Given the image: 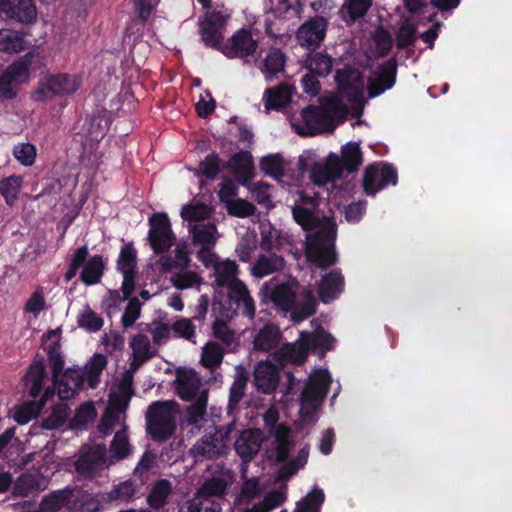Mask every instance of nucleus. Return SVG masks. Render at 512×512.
I'll list each match as a JSON object with an SVG mask.
<instances>
[{"mask_svg": "<svg viewBox=\"0 0 512 512\" xmlns=\"http://www.w3.org/2000/svg\"><path fill=\"white\" fill-rule=\"evenodd\" d=\"M130 346L133 351V356H136V359H140V364H143L152 357L150 353V340L146 335H135L130 342Z\"/></svg>", "mask_w": 512, "mask_h": 512, "instance_id": "6e6d98bb", "label": "nucleus"}, {"mask_svg": "<svg viewBox=\"0 0 512 512\" xmlns=\"http://www.w3.org/2000/svg\"><path fill=\"white\" fill-rule=\"evenodd\" d=\"M68 416V407L65 404L56 405L51 414L42 419L41 426L46 430L58 429L65 424Z\"/></svg>", "mask_w": 512, "mask_h": 512, "instance_id": "8fccbe9b", "label": "nucleus"}, {"mask_svg": "<svg viewBox=\"0 0 512 512\" xmlns=\"http://www.w3.org/2000/svg\"><path fill=\"white\" fill-rule=\"evenodd\" d=\"M22 183L23 178L18 175H11L0 180V194L8 206L12 207L15 204Z\"/></svg>", "mask_w": 512, "mask_h": 512, "instance_id": "79ce46f5", "label": "nucleus"}, {"mask_svg": "<svg viewBox=\"0 0 512 512\" xmlns=\"http://www.w3.org/2000/svg\"><path fill=\"white\" fill-rule=\"evenodd\" d=\"M263 292L269 296L275 306L285 312H290L295 304L296 293L287 283L274 285L265 283L262 288Z\"/></svg>", "mask_w": 512, "mask_h": 512, "instance_id": "393cba45", "label": "nucleus"}, {"mask_svg": "<svg viewBox=\"0 0 512 512\" xmlns=\"http://www.w3.org/2000/svg\"><path fill=\"white\" fill-rule=\"evenodd\" d=\"M227 291V301L224 307L226 317L233 318L242 315L248 319H253L256 311L255 302L245 283L235 281Z\"/></svg>", "mask_w": 512, "mask_h": 512, "instance_id": "9d476101", "label": "nucleus"}, {"mask_svg": "<svg viewBox=\"0 0 512 512\" xmlns=\"http://www.w3.org/2000/svg\"><path fill=\"white\" fill-rule=\"evenodd\" d=\"M207 401L208 391L203 390L197 399L187 406L185 417L186 422L189 425H196L204 418V415L206 414Z\"/></svg>", "mask_w": 512, "mask_h": 512, "instance_id": "37998d69", "label": "nucleus"}, {"mask_svg": "<svg viewBox=\"0 0 512 512\" xmlns=\"http://www.w3.org/2000/svg\"><path fill=\"white\" fill-rule=\"evenodd\" d=\"M100 131L101 130H87L86 134L77 133V136H80L82 147L79 156L80 166L92 175L97 172L102 163L103 153L98 151V148L104 134H100Z\"/></svg>", "mask_w": 512, "mask_h": 512, "instance_id": "ddd939ff", "label": "nucleus"}, {"mask_svg": "<svg viewBox=\"0 0 512 512\" xmlns=\"http://www.w3.org/2000/svg\"><path fill=\"white\" fill-rule=\"evenodd\" d=\"M222 507L219 500L216 499H194L189 503L187 512H221Z\"/></svg>", "mask_w": 512, "mask_h": 512, "instance_id": "338daca9", "label": "nucleus"}, {"mask_svg": "<svg viewBox=\"0 0 512 512\" xmlns=\"http://www.w3.org/2000/svg\"><path fill=\"white\" fill-rule=\"evenodd\" d=\"M225 207L229 215L238 218L253 216L257 210L253 203L242 198L233 199L232 201L227 202V206Z\"/></svg>", "mask_w": 512, "mask_h": 512, "instance_id": "4d7b16f0", "label": "nucleus"}, {"mask_svg": "<svg viewBox=\"0 0 512 512\" xmlns=\"http://www.w3.org/2000/svg\"><path fill=\"white\" fill-rule=\"evenodd\" d=\"M0 14L10 21L31 24L36 20L37 10L33 0H0Z\"/></svg>", "mask_w": 512, "mask_h": 512, "instance_id": "dca6fc26", "label": "nucleus"}, {"mask_svg": "<svg viewBox=\"0 0 512 512\" xmlns=\"http://www.w3.org/2000/svg\"><path fill=\"white\" fill-rule=\"evenodd\" d=\"M334 79L338 90L347 96L351 103L350 119H356L352 125L362 124L360 117L364 110L365 100L359 73L352 67H346L336 70Z\"/></svg>", "mask_w": 512, "mask_h": 512, "instance_id": "20e7f679", "label": "nucleus"}, {"mask_svg": "<svg viewBox=\"0 0 512 512\" xmlns=\"http://www.w3.org/2000/svg\"><path fill=\"white\" fill-rule=\"evenodd\" d=\"M74 489L65 487L63 489L52 491L43 496L40 501L39 509L41 512H58L71 502Z\"/></svg>", "mask_w": 512, "mask_h": 512, "instance_id": "c85d7f7f", "label": "nucleus"}, {"mask_svg": "<svg viewBox=\"0 0 512 512\" xmlns=\"http://www.w3.org/2000/svg\"><path fill=\"white\" fill-rule=\"evenodd\" d=\"M294 221L306 232L307 260L317 268L326 269L338 261L335 248L337 224L333 217L322 218L311 209L292 206Z\"/></svg>", "mask_w": 512, "mask_h": 512, "instance_id": "f257e3e1", "label": "nucleus"}, {"mask_svg": "<svg viewBox=\"0 0 512 512\" xmlns=\"http://www.w3.org/2000/svg\"><path fill=\"white\" fill-rule=\"evenodd\" d=\"M285 265L284 258L275 253L259 255L251 268V273L256 278H263L274 272L280 271Z\"/></svg>", "mask_w": 512, "mask_h": 512, "instance_id": "c756f323", "label": "nucleus"}, {"mask_svg": "<svg viewBox=\"0 0 512 512\" xmlns=\"http://www.w3.org/2000/svg\"><path fill=\"white\" fill-rule=\"evenodd\" d=\"M41 410V405H38L33 399L17 407L14 413V420L20 425L27 424L32 419L36 418Z\"/></svg>", "mask_w": 512, "mask_h": 512, "instance_id": "13d9d810", "label": "nucleus"}, {"mask_svg": "<svg viewBox=\"0 0 512 512\" xmlns=\"http://www.w3.org/2000/svg\"><path fill=\"white\" fill-rule=\"evenodd\" d=\"M416 27L414 24L404 22L396 33V47L400 50L412 46L415 42Z\"/></svg>", "mask_w": 512, "mask_h": 512, "instance_id": "69168bd1", "label": "nucleus"}, {"mask_svg": "<svg viewBox=\"0 0 512 512\" xmlns=\"http://www.w3.org/2000/svg\"><path fill=\"white\" fill-rule=\"evenodd\" d=\"M258 47L259 41L253 37L251 29L242 27L224 42L220 52L228 59L246 60L256 54Z\"/></svg>", "mask_w": 512, "mask_h": 512, "instance_id": "1a4fd4ad", "label": "nucleus"}, {"mask_svg": "<svg viewBox=\"0 0 512 512\" xmlns=\"http://www.w3.org/2000/svg\"><path fill=\"white\" fill-rule=\"evenodd\" d=\"M398 183V172L393 164L378 162L368 165L364 170L362 186L366 195L374 196L389 185Z\"/></svg>", "mask_w": 512, "mask_h": 512, "instance_id": "0eeeda50", "label": "nucleus"}, {"mask_svg": "<svg viewBox=\"0 0 512 512\" xmlns=\"http://www.w3.org/2000/svg\"><path fill=\"white\" fill-rule=\"evenodd\" d=\"M228 15L222 11H208L199 18V33L204 45L208 48L221 51L224 40V30L227 25Z\"/></svg>", "mask_w": 512, "mask_h": 512, "instance_id": "6e6552de", "label": "nucleus"}, {"mask_svg": "<svg viewBox=\"0 0 512 512\" xmlns=\"http://www.w3.org/2000/svg\"><path fill=\"white\" fill-rule=\"evenodd\" d=\"M239 267L233 260L219 261L214 268L215 282L219 287L229 289L235 281H241L237 278Z\"/></svg>", "mask_w": 512, "mask_h": 512, "instance_id": "f704fd0d", "label": "nucleus"}, {"mask_svg": "<svg viewBox=\"0 0 512 512\" xmlns=\"http://www.w3.org/2000/svg\"><path fill=\"white\" fill-rule=\"evenodd\" d=\"M200 386L197 380L192 379L191 377L184 376L178 377L176 381V392L177 395L184 401H193L196 400L199 394Z\"/></svg>", "mask_w": 512, "mask_h": 512, "instance_id": "09e8293b", "label": "nucleus"}, {"mask_svg": "<svg viewBox=\"0 0 512 512\" xmlns=\"http://www.w3.org/2000/svg\"><path fill=\"white\" fill-rule=\"evenodd\" d=\"M81 86V78L69 73L47 74L32 93L36 102H44L56 96L73 95Z\"/></svg>", "mask_w": 512, "mask_h": 512, "instance_id": "39448f33", "label": "nucleus"}, {"mask_svg": "<svg viewBox=\"0 0 512 512\" xmlns=\"http://www.w3.org/2000/svg\"><path fill=\"white\" fill-rule=\"evenodd\" d=\"M259 430L247 429L242 431L234 443V449L243 462L252 461L258 454L262 439Z\"/></svg>", "mask_w": 512, "mask_h": 512, "instance_id": "412c9836", "label": "nucleus"}, {"mask_svg": "<svg viewBox=\"0 0 512 512\" xmlns=\"http://www.w3.org/2000/svg\"><path fill=\"white\" fill-rule=\"evenodd\" d=\"M342 178L339 170L331 163V156L328 155L325 163H315L310 171V179L317 186H324Z\"/></svg>", "mask_w": 512, "mask_h": 512, "instance_id": "2f4dec72", "label": "nucleus"}, {"mask_svg": "<svg viewBox=\"0 0 512 512\" xmlns=\"http://www.w3.org/2000/svg\"><path fill=\"white\" fill-rule=\"evenodd\" d=\"M171 494V482L167 479H158L151 485L146 502L150 509L159 510L168 503Z\"/></svg>", "mask_w": 512, "mask_h": 512, "instance_id": "7c9ffc66", "label": "nucleus"}, {"mask_svg": "<svg viewBox=\"0 0 512 512\" xmlns=\"http://www.w3.org/2000/svg\"><path fill=\"white\" fill-rule=\"evenodd\" d=\"M328 22L323 16H315L303 23L297 33L296 38L301 46L319 47L325 39Z\"/></svg>", "mask_w": 512, "mask_h": 512, "instance_id": "f3484780", "label": "nucleus"}, {"mask_svg": "<svg viewBox=\"0 0 512 512\" xmlns=\"http://www.w3.org/2000/svg\"><path fill=\"white\" fill-rule=\"evenodd\" d=\"M148 240L155 254L167 252L174 243L175 235L166 213H155L149 219Z\"/></svg>", "mask_w": 512, "mask_h": 512, "instance_id": "f8f14e48", "label": "nucleus"}, {"mask_svg": "<svg viewBox=\"0 0 512 512\" xmlns=\"http://www.w3.org/2000/svg\"><path fill=\"white\" fill-rule=\"evenodd\" d=\"M38 481L31 474H22L19 476L13 486V494L15 496L26 497L33 491L37 490Z\"/></svg>", "mask_w": 512, "mask_h": 512, "instance_id": "0e129e2a", "label": "nucleus"}, {"mask_svg": "<svg viewBox=\"0 0 512 512\" xmlns=\"http://www.w3.org/2000/svg\"><path fill=\"white\" fill-rule=\"evenodd\" d=\"M48 364L52 373V380L57 382L58 377L64 369V356L61 351V344L59 340L50 343L47 347Z\"/></svg>", "mask_w": 512, "mask_h": 512, "instance_id": "c03bdc74", "label": "nucleus"}, {"mask_svg": "<svg viewBox=\"0 0 512 512\" xmlns=\"http://www.w3.org/2000/svg\"><path fill=\"white\" fill-rule=\"evenodd\" d=\"M178 404L175 401H155L146 411V433L157 443L168 441L175 433Z\"/></svg>", "mask_w": 512, "mask_h": 512, "instance_id": "7ed1b4c3", "label": "nucleus"}, {"mask_svg": "<svg viewBox=\"0 0 512 512\" xmlns=\"http://www.w3.org/2000/svg\"><path fill=\"white\" fill-rule=\"evenodd\" d=\"M137 492V487L132 480H126L115 485L113 489L108 492V499L110 501L130 502Z\"/></svg>", "mask_w": 512, "mask_h": 512, "instance_id": "603ef678", "label": "nucleus"}, {"mask_svg": "<svg viewBox=\"0 0 512 512\" xmlns=\"http://www.w3.org/2000/svg\"><path fill=\"white\" fill-rule=\"evenodd\" d=\"M247 380L248 379L244 374L239 373L233 381L229 391V400L227 406L229 412L235 410L242 400L245 393Z\"/></svg>", "mask_w": 512, "mask_h": 512, "instance_id": "864d4df0", "label": "nucleus"}, {"mask_svg": "<svg viewBox=\"0 0 512 512\" xmlns=\"http://www.w3.org/2000/svg\"><path fill=\"white\" fill-rule=\"evenodd\" d=\"M26 49L24 36L13 30H0V51L8 54Z\"/></svg>", "mask_w": 512, "mask_h": 512, "instance_id": "ea45409f", "label": "nucleus"}, {"mask_svg": "<svg viewBox=\"0 0 512 512\" xmlns=\"http://www.w3.org/2000/svg\"><path fill=\"white\" fill-rule=\"evenodd\" d=\"M398 62L396 56L380 64L373 76L368 78L367 92L369 98L380 96L390 90L396 83Z\"/></svg>", "mask_w": 512, "mask_h": 512, "instance_id": "4468645a", "label": "nucleus"}, {"mask_svg": "<svg viewBox=\"0 0 512 512\" xmlns=\"http://www.w3.org/2000/svg\"><path fill=\"white\" fill-rule=\"evenodd\" d=\"M325 495L322 489L314 488L296 504L295 512H320Z\"/></svg>", "mask_w": 512, "mask_h": 512, "instance_id": "a18cd8bd", "label": "nucleus"}, {"mask_svg": "<svg viewBox=\"0 0 512 512\" xmlns=\"http://www.w3.org/2000/svg\"><path fill=\"white\" fill-rule=\"evenodd\" d=\"M333 62V58L327 53L313 50L305 59V67L317 76L326 77L332 71Z\"/></svg>", "mask_w": 512, "mask_h": 512, "instance_id": "72a5a7b5", "label": "nucleus"}, {"mask_svg": "<svg viewBox=\"0 0 512 512\" xmlns=\"http://www.w3.org/2000/svg\"><path fill=\"white\" fill-rule=\"evenodd\" d=\"M331 163L336 166L341 176L349 175L358 171L362 165L363 158L359 144L348 143L342 147L341 157L335 153H330Z\"/></svg>", "mask_w": 512, "mask_h": 512, "instance_id": "a211bd4d", "label": "nucleus"}, {"mask_svg": "<svg viewBox=\"0 0 512 512\" xmlns=\"http://www.w3.org/2000/svg\"><path fill=\"white\" fill-rule=\"evenodd\" d=\"M47 378L45 360L43 356L37 355L29 365L26 374L23 377L24 385L29 397L34 399L41 408L46 402L54 397L57 389V382L52 380V385L43 390V382Z\"/></svg>", "mask_w": 512, "mask_h": 512, "instance_id": "423d86ee", "label": "nucleus"}, {"mask_svg": "<svg viewBox=\"0 0 512 512\" xmlns=\"http://www.w3.org/2000/svg\"><path fill=\"white\" fill-rule=\"evenodd\" d=\"M195 457L213 459L225 453L222 447L214 441L211 433L205 434L192 448Z\"/></svg>", "mask_w": 512, "mask_h": 512, "instance_id": "58836bf2", "label": "nucleus"}, {"mask_svg": "<svg viewBox=\"0 0 512 512\" xmlns=\"http://www.w3.org/2000/svg\"><path fill=\"white\" fill-rule=\"evenodd\" d=\"M227 166L235 176L236 180L246 186L250 183L254 176L253 158L249 151H239L233 154Z\"/></svg>", "mask_w": 512, "mask_h": 512, "instance_id": "b1692460", "label": "nucleus"}, {"mask_svg": "<svg viewBox=\"0 0 512 512\" xmlns=\"http://www.w3.org/2000/svg\"><path fill=\"white\" fill-rule=\"evenodd\" d=\"M181 217L189 222H201L210 217V208L203 203L185 205L181 210Z\"/></svg>", "mask_w": 512, "mask_h": 512, "instance_id": "bf43d9fd", "label": "nucleus"}, {"mask_svg": "<svg viewBox=\"0 0 512 512\" xmlns=\"http://www.w3.org/2000/svg\"><path fill=\"white\" fill-rule=\"evenodd\" d=\"M280 381L278 367L270 361H260L254 369V385L264 394L273 393Z\"/></svg>", "mask_w": 512, "mask_h": 512, "instance_id": "6ab92c4d", "label": "nucleus"}, {"mask_svg": "<svg viewBox=\"0 0 512 512\" xmlns=\"http://www.w3.org/2000/svg\"><path fill=\"white\" fill-rule=\"evenodd\" d=\"M260 169L266 175L275 179H280L284 176V161L280 154L268 155L263 157L260 161Z\"/></svg>", "mask_w": 512, "mask_h": 512, "instance_id": "3c124183", "label": "nucleus"}, {"mask_svg": "<svg viewBox=\"0 0 512 512\" xmlns=\"http://www.w3.org/2000/svg\"><path fill=\"white\" fill-rule=\"evenodd\" d=\"M228 486L229 481L226 478L222 476L211 477L201 484L195 497L198 499H214V497L222 499L227 494Z\"/></svg>", "mask_w": 512, "mask_h": 512, "instance_id": "473e14b6", "label": "nucleus"}, {"mask_svg": "<svg viewBox=\"0 0 512 512\" xmlns=\"http://www.w3.org/2000/svg\"><path fill=\"white\" fill-rule=\"evenodd\" d=\"M221 159L215 152L207 155L199 164V175L205 176L207 179L213 180L220 173Z\"/></svg>", "mask_w": 512, "mask_h": 512, "instance_id": "e2e57ef3", "label": "nucleus"}, {"mask_svg": "<svg viewBox=\"0 0 512 512\" xmlns=\"http://www.w3.org/2000/svg\"><path fill=\"white\" fill-rule=\"evenodd\" d=\"M137 252L132 243L125 244L119 253L117 269L122 274L136 273Z\"/></svg>", "mask_w": 512, "mask_h": 512, "instance_id": "49530a36", "label": "nucleus"}, {"mask_svg": "<svg viewBox=\"0 0 512 512\" xmlns=\"http://www.w3.org/2000/svg\"><path fill=\"white\" fill-rule=\"evenodd\" d=\"M320 105H308L301 110L305 126L292 124L291 128H337L350 118V109L338 96H322Z\"/></svg>", "mask_w": 512, "mask_h": 512, "instance_id": "f03ea898", "label": "nucleus"}, {"mask_svg": "<svg viewBox=\"0 0 512 512\" xmlns=\"http://www.w3.org/2000/svg\"><path fill=\"white\" fill-rule=\"evenodd\" d=\"M373 40L376 45L377 56H387L391 51L393 45V40L390 32L383 27H378L373 34Z\"/></svg>", "mask_w": 512, "mask_h": 512, "instance_id": "680f3d73", "label": "nucleus"}, {"mask_svg": "<svg viewBox=\"0 0 512 512\" xmlns=\"http://www.w3.org/2000/svg\"><path fill=\"white\" fill-rule=\"evenodd\" d=\"M304 345L309 353L324 357L327 351L333 348L335 339L322 326H318L313 332H301Z\"/></svg>", "mask_w": 512, "mask_h": 512, "instance_id": "5701e85b", "label": "nucleus"}, {"mask_svg": "<svg viewBox=\"0 0 512 512\" xmlns=\"http://www.w3.org/2000/svg\"><path fill=\"white\" fill-rule=\"evenodd\" d=\"M106 365V356L101 353H95L84 368H81L90 388L94 389L98 386L100 382V375Z\"/></svg>", "mask_w": 512, "mask_h": 512, "instance_id": "e433bc0d", "label": "nucleus"}, {"mask_svg": "<svg viewBox=\"0 0 512 512\" xmlns=\"http://www.w3.org/2000/svg\"><path fill=\"white\" fill-rule=\"evenodd\" d=\"M344 285V277L338 268L323 275L318 288L320 300L325 304L333 302L343 292Z\"/></svg>", "mask_w": 512, "mask_h": 512, "instance_id": "4be33fe9", "label": "nucleus"}, {"mask_svg": "<svg viewBox=\"0 0 512 512\" xmlns=\"http://www.w3.org/2000/svg\"><path fill=\"white\" fill-rule=\"evenodd\" d=\"M287 499L286 486L266 493L263 500L254 505L257 512H269L283 504Z\"/></svg>", "mask_w": 512, "mask_h": 512, "instance_id": "de8ad7c7", "label": "nucleus"}, {"mask_svg": "<svg viewBox=\"0 0 512 512\" xmlns=\"http://www.w3.org/2000/svg\"><path fill=\"white\" fill-rule=\"evenodd\" d=\"M193 243L202 247H213L216 243L217 228L214 223L196 224L192 227Z\"/></svg>", "mask_w": 512, "mask_h": 512, "instance_id": "a19ab883", "label": "nucleus"}, {"mask_svg": "<svg viewBox=\"0 0 512 512\" xmlns=\"http://www.w3.org/2000/svg\"><path fill=\"white\" fill-rule=\"evenodd\" d=\"M331 376L325 369H319L309 376L300 394V403L321 404L330 389Z\"/></svg>", "mask_w": 512, "mask_h": 512, "instance_id": "2eb2a0df", "label": "nucleus"}, {"mask_svg": "<svg viewBox=\"0 0 512 512\" xmlns=\"http://www.w3.org/2000/svg\"><path fill=\"white\" fill-rule=\"evenodd\" d=\"M318 301L312 290L303 289L299 297L295 298V304L290 310L292 319L295 322L303 321L316 313Z\"/></svg>", "mask_w": 512, "mask_h": 512, "instance_id": "a878e982", "label": "nucleus"}, {"mask_svg": "<svg viewBox=\"0 0 512 512\" xmlns=\"http://www.w3.org/2000/svg\"><path fill=\"white\" fill-rule=\"evenodd\" d=\"M223 356L224 352L219 344L209 343L203 349L201 363L206 368L214 369L222 363Z\"/></svg>", "mask_w": 512, "mask_h": 512, "instance_id": "5fc2aeb1", "label": "nucleus"}, {"mask_svg": "<svg viewBox=\"0 0 512 512\" xmlns=\"http://www.w3.org/2000/svg\"><path fill=\"white\" fill-rule=\"evenodd\" d=\"M105 263L101 255H93L83 266L80 280L87 286L98 284L104 274Z\"/></svg>", "mask_w": 512, "mask_h": 512, "instance_id": "c9c22d12", "label": "nucleus"}, {"mask_svg": "<svg viewBox=\"0 0 512 512\" xmlns=\"http://www.w3.org/2000/svg\"><path fill=\"white\" fill-rule=\"evenodd\" d=\"M284 65L285 55L280 49H272L265 57L261 69L265 80L271 82L276 74L284 69Z\"/></svg>", "mask_w": 512, "mask_h": 512, "instance_id": "4c0bfd02", "label": "nucleus"}, {"mask_svg": "<svg viewBox=\"0 0 512 512\" xmlns=\"http://www.w3.org/2000/svg\"><path fill=\"white\" fill-rule=\"evenodd\" d=\"M281 338L282 333L275 324H265L254 337V349L263 352L271 351L279 345Z\"/></svg>", "mask_w": 512, "mask_h": 512, "instance_id": "cd10ccee", "label": "nucleus"}, {"mask_svg": "<svg viewBox=\"0 0 512 512\" xmlns=\"http://www.w3.org/2000/svg\"><path fill=\"white\" fill-rule=\"evenodd\" d=\"M295 92V86L288 82H281L274 87L267 88L263 94L266 111H281L291 103Z\"/></svg>", "mask_w": 512, "mask_h": 512, "instance_id": "aec40b11", "label": "nucleus"}, {"mask_svg": "<svg viewBox=\"0 0 512 512\" xmlns=\"http://www.w3.org/2000/svg\"><path fill=\"white\" fill-rule=\"evenodd\" d=\"M77 322L79 327L89 332L99 331L104 324L103 319L89 307L78 315Z\"/></svg>", "mask_w": 512, "mask_h": 512, "instance_id": "052dcab7", "label": "nucleus"}, {"mask_svg": "<svg viewBox=\"0 0 512 512\" xmlns=\"http://www.w3.org/2000/svg\"><path fill=\"white\" fill-rule=\"evenodd\" d=\"M99 502L90 495H81L69 507V512H98Z\"/></svg>", "mask_w": 512, "mask_h": 512, "instance_id": "774afa93", "label": "nucleus"}, {"mask_svg": "<svg viewBox=\"0 0 512 512\" xmlns=\"http://www.w3.org/2000/svg\"><path fill=\"white\" fill-rule=\"evenodd\" d=\"M47 59L40 52L29 51L9 64L4 72L18 85L30 82L31 74L46 67Z\"/></svg>", "mask_w": 512, "mask_h": 512, "instance_id": "9b49d317", "label": "nucleus"}, {"mask_svg": "<svg viewBox=\"0 0 512 512\" xmlns=\"http://www.w3.org/2000/svg\"><path fill=\"white\" fill-rule=\"evenodd\" d=\"M308 354L309 351L300 336L298 342L282 345L276 356L282 366L287 363L302 365L306 361Z\"/></svg>", "mask_w": 512, "mask_h": 512, "instance_id": "bb28decb", "label": "nucleus"}]
</instances>
